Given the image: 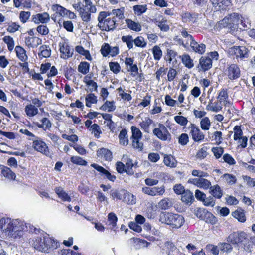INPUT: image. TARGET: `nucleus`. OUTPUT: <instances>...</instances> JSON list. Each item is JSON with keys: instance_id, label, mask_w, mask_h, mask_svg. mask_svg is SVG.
<instances>
[{"instance_id": "obj_1", "label": "nucleus", "mask_w": 255, "mask_h": 255, "mask_svg": "<svg viewBox=\"0 0 255 255\" xmlns=\"http://www.w3.org/2000/svg\"><path fill=\"white\" fill-rule=\"evenodd\" d=\"M31 243L34 249L45 253L53 251L60 246L59 242L54 238L49 237V235L33 238Z\"/></svg>"}, {"instance_id": "obj_2", "label": "nucleus", "mask_w": 255, "mask_h": 255, "mask_svg": "<svg viewBox=\"0 0 255 255\" xmlns=\"http://www.w3.org/2000/svg\"><path fill=\"white\" fill-rule=\"evenodd\" d=\"M239 24L244 28L247 27L244 18L241 15L235 12L229 14L219 22L221 28H227L231 30L237 29Z\"/></svg>"}, {"instance_id": "obj_3", "label": "nucleus", "mask_w": 255, "mask_h": 255, "mask_svg": "<svg viewBox=\"0 0 255 255\" xmlns=\"http://www.w3.org/2000/svg\"><path fill=\"white\" fill-rule=\"evenodd\" d=\"M227 241L245 250H250L251 248L249 244L248 235L243 231H234L230 233L227 238Z\"/></svg>"}, {"instance_id": "obj_4", "label": "nucleus", "mask_w": 255, "mask_h": 255, "mask_svg": "<svg viewBox=\"0 0 255 255\" xmlns=\"http://www.w3.org/2000/svg\"><path fill=\"white\" fill-rule=\"evenodd\" d=\"M159 220L172 228L176 229L180 228L184 223V218L182 215L171 212H161Z\"/></svg>"}, {"instance_id": "obj_5", "label": "nucleus", "mask_w": 255, "mask_h": 255, "mask_svg": "<svg viewBox=\"0 0 255 255\" xmlns=\"http://www.w3.org/2000/svg\"><path fill=\"white\" fill-rule=\"evenodd\" d=\"M110 13L107 11H101L98 16V26L102 31H109L116 28L115 17H109Z\"/></svg>"}, {"instance_id": "obj_6", "label": "nucleus", "mask_w": 255, "mask_h": 255, "mask_svg": "<svg viewBox=\"0 0 255 255\" xmlns=\"http://www.w3.org/2000/svg\"><path fill=\"white\" fill-rule=\"evenodd\" d=\"M110 196L113 200H123L128 204H133L135 203V199L134 195L125 190H118L113 189L110 191Z\"/></svg>"}, {"instance_id": "obj_7", "label": "nucleus", "mask_w": 255, "mask_h": 255, "mask_svg": "<svg viewBox=\"0 0 255 255\" xmlns=\"http://www.w3.org/2000/svg\"><path fill=\"white\" fill-rule=\"evenodd\" d=\"M195 215L199 219L211 225H215L218 219L211 212L203 208H197L194 210Z\"/></svg>"}, {"instance_id": "obj_8", "label": "nucleus", "mask_w": 255, "mask_h": 255, "mask_svg": "<svg viewBox=\"0 0 255 255\" xmlns=\"http://www.w3.org/2000/svg\"><path fill=\"white\" fill-rule=\"evenodd\" d=\"M24 229V226L23 223L15 219L5 235L14 239L20 238L22 236Z\"/></svg>"}, {"instance_id": "obj_9", "label": "nucleus", "mask_w": 255, "mask_h": 255, "mask_svg": "<svg viewBox=\"0 0 255 255\" xmlns=\"http://www.w3.org/2000/svg\"><path fill=\"white\" fill-rule=\"evenodd\" d=\"M181 33L182 36L184 38L189 37L190 38V46L192 50L194 52L200 55H202L205 52L206 48L205 44L204 43L199 44L197 42H196L195 40L194 37L192 35L188 34V31L186 28L182 29Z\"/></svg>"}, {"instance_id": "obj_10", "label": "nucleus", "mask_w": 255, "mask_h": 255, "mask_svg": "<svg viewBox=\"0 0 255 255\" xmlns=\"http://www.w3.org/2000/svg\"><path fill=\"white\" fill-rule=\"evenodd\" d=\"M249 53V49L243 46H234L228 49V54L230 56H235L237 60L248 58Z\"/></svg>"}, {"instance_id": "obj_11", "label": "nucleus", "mask_w": 255, "mask_h": 255, "mask_svg": "<svg viewBox=\"0 0 255 255\" xmlns=\"http://www.w3.org/2000/svg\"><path fill=\"white\" fill-rule=\"evenodd\" d=\"M37 139L34 140L32 142V147L36 151L40 152L43 155L52 159L53 154L50 151V149L47 144L41 139L37 137Z\"/></svg>"}, {"instance_id": "obj_12", "label": "nucleus", "mask_w": 255, "mask_h": 255, "mask_svg": "<svg viewBox=\"0 0 255 255\" xmlns=\"http://www.w3.org/2000/svg\"><path fill=\"white\" fill-rule=\"evenodd\" d=\"M132 135L131 139L132 140V146L136 149L139 151L143 150V144L140 142L142 138V133L140 130L135 126H132L131 127Z\"/></svg>"}, {"instance_id": "obj_13", "label": "nucleus", "mask_w": 255, "mask_h": 255, "mask_svg": "<svg viewBox=\"0 0 255 255\" xmlns=\"http://www.w3.org/2000/svg\"><path fill=\"white\" fill-rule=\"evenodd\" d=\"M58 46L61 58L66 60L72 57L74 50L69 45L67 39H64L63 41L60 42Z\"/></svg>"}, {"instance_id": "obj_14", "label": "nucleus", "mask_w": 255, "mask_h": 255, "mask_svg": "<svg viewBox=\"0 0 255 255\" xmlns=\"http://www.w3.org/2000/svg\"><path fill=\"white\" fill-rule=\"evenodd\" d=\"M153 133L158 138L162 141L170 140L171 134L166 127L162 124H159L158 128L153 130Z\"/></svg>"}, {"instance_id": "obj_15", "label": "nucleus", "mask_w": 255, "mask_h": 255, "mask_svg": "<svg viewBox=\"0 0 255 255\" xmlns=\"http://www.w3.org/2000/svg\"><path fill=\"white\" fill-rule=\"evenodd\" d=\"M190 129L189 134L191 135L193 140L195 142H201L205 138L204 134L200 130L199 128L194 124L190 123L188 127Z\"/></svg>"}, {"instance_id": "obj_16", "label": "nucleus", "mask_w": 255, "mask_h": 255, "mask_svg": "<svg viewBox=\"0 0 255 255\" xmlns=\"http://www.w3.org/2000/svg\"><path fill=\"white\" fill-rule=\"evenodd\" d=\"M82 3L80 1L73 4V8L77 10L84 22H88L91 20V14L93 13L90 11V8L82 7Z\"/></svg>"}, {"instance_id": "obj_17", "label": "nucleus", "mask_w": 255, "mask_h": 255, "mask_svg": "<svg viewBox=\"0 0 255 255\" xmlns=\"http://www.w3.org/2000/svg\"><path fill=\"white\" fill-rule=\"evenodd\" d=\"M52 9L55 12L51 15V19L55 22H57L59 23L62 18L65 16L67 13V9L59 4L53 5Z\"/></svg>"}, {"instance_id": "obj_18", "label": "nucleus", "mask_w": 255, "mask_h": 255, "mask_svg": "<svg viewBox=\"0 0 255 255\" xmlns=\"http://www.w3.org/2000/svg\"><path fill=\"white\" fill-rule=\"evenodd\" d=\"M91 166L99 172L100 176L102 177L104 179H107L112 182H114L116 181L117 179L116 176L115 175L112 174L103 167L96 163L91 164Z\"/></svg>"}, {"instance_id": "obj_19", "label": "nucleus", "mask_w": 255, "mask_h": 255, "mask_svg": "<svg viewBox=\"0 0 255 255\" xmlns=\"http://www.w3.org/2000/svg\"><path fill=\"white\" fill-rule=\"evenodd\" d=\"M225 74L231 80L238 79L241 76V70L239 66L236 64H231L225 70Z\"/></svg>"}, {"instance_id": "obj_20", "label": "nucleus", "mask_w": 255, "mask_h": 255, "mask_svg": "<svg viewBox=\"0 0 255 255\" xmlns=\"http://www.w3.org/2000/svg\"><path fill=\"white\" fill-rule=\"evenodd\" d=\"M212 66V60L208 56H201L199 60V64L197 66L198 72H205Z\"/></svg>"}, {"instance_id": "obj_21", "label": "nucleus", "mask_w": 255, "mask_h": 255, "mask_svg": "<svg viewBox=\"0 0 255 255\" xmlns=\"http://www.w3.org/2000/svg\"><path fill=\"white\" fill-rule=\"evenodd\" d=\"M125 64L127 67V70L131 72V75L135 77L138 74V68L136 64H134V59L131 57H126Z\"/></svg>"}, {"instance_id": "obj_22", "label": "nucleus", "mask_w": 255, "mask_h": 255, "mask_svg": "<svg viewBox=\"0 0 255 255\" xmlns=\"http://www.w3.org/2000/svg\"><path fill=\"white\" fill-rule=\"evenodd\" d=\"M217 10H226L231 4V0H210Z\"/></svg>"}, {"instance_id": "obj_23", "label": "nucleus", "mask_w": 255, "mask_h": 255, "mask_svg": "<svg viewBox=\"0 0 255 255\" xmlns=\"http://www.w3.org/2000/svg\"><path fill=\"white\" fill-rule=\"evenodd\" d=\"M181 16L182 21L184 23L192 22L195 23L198 21L199 14L196 12L185 11L181 14Z\"/></svg>"}, {"instance_id": "obj_24", "label": "nucleus", "mask_w": 255, "mask_h": 255, "mask_svg": "<svg viewBox=\"0 0 255 255\" xmlns=\"http://www.w3.org/2000/svg\"><path fill=\"white\" fill-rule=\"evenodd\" d=\"M96 154L98 157L106 161H111L113 159L112 152L109 149L104 147L98 149Z\"/></svg>"}, {"instance_id": "obj_25", "label": "nucleus", "mask_w": 255, "mask_h": 255, "mask_svg": "<svg viewBox=\"0 0 255 255\" xmlns=\"http://www.w3.org/2000/svg\"><path fill=\"white\" fill-rule=\"evenodd\" d=\"M14 219L9 217H2L0 219V230L5 235L8 232L9 227L13 222Z\"/></svg>"}, {"instance_id": "obj_26", "label": "nucleus", "mask_w": 255, "mask_h": 255, "mask_svg": "<svg viewBox=\"0 0 255 255\" xmlns=\"http://www.w3.org/2000/svg\"><path fill=\"white\" fill-rule=\"evenodd\" d=\"M25 43L28 48H36L42 44V39L36 36L25 37Z\"/></svg>"}, {"instance_id": "obj_27", "label": "nucleus", "mask_w": 255, "mask_h": 255, "mask_svg": "<svg viewBox=\"0 0 255 255\" xmlns=\"http://www.w3.org/2000/svg\"><path fill=\"white\" fill-rule=\"evenodd\" d=\"M32 21L36 24L47 23L50 20L49 15L47 12L38 13L32 15Z\"/></svg>"}, {"instance_id": "obj_28", "label": "nucleus", "mask_w": 255, "mask_h": 255, "mask_svg": "<svg viewBox=\"0 0 255 255\" xmlns=\"http://www.w3.org/2000/svg\"><path fill=\"white\" fill-rule=\"evenodd\" d=\"M209 193L215 199H220L223 195V191L218 184H215L209 189Z\"/></svg>"}, {"instance_id": "obj_29", "label": "nucleus", "mask_w": 255, "mask_h": 255, "mask_svg": "<svg viewBox=\"0 0 255 255\" xmlns=\"http://www.w3.org/2000/svg\"><path fill=\"white\" fill-rule=\"evenodd\" d=\"M181 200L186 205H191L194 201L193 193L189 189L186 190L181 195Z\"/></svg>"}, {"instance_id": "obj_30", "label": "nucleus", "mask_w": 255, "mask_h": 255, "mask_svg": "<svg viewBox=\"0 0 255 255\" xmlns=\"http://www.w3.org/2000/svg\"><path fill=\"white\" fill-rule=\"evenodd\" d=\"M14 51L16 57L20 61H27L28 57L26 54V50L21 46L17 45L15 47Z\"/></svg>"}, {"instance_id": "obj_31", "label": "nucleus", "mask_w": 255, "mask_h": 255, "mask_svg": "<svg viewBox=\"0 0 255 255\" xmlns=\"http://www.w3.org/2000/svg\"><path fill=\"white\" fill-rule=\"evenodd\" d=\"M222 104L218 100V101L213 102V100H210L209 104L206 106V109L214 112H218L222 109Z\"/></svg>"}, {"instance_id": "obj_32", "label": "nucleus", "mask_w": 255, "mask_h": 255, "mask_svg": "<svg viewBox=\"0 0 255 255\" xmlns=\"http://www.w3.org/2000/svg\"><path fill=\"white\" fill-rule=\"evenodd\" d=\"M232 216L240 222L244 223L246 221L244 210L241 207L232 212Z\"/></svg>"}, {"instance_id": "obj_33", "label": "nucleus", "mask_w": 255, "mask_h": 255, "mask_svg": "<svg viewBox=\"0 0 255 255\" xmlns=\"http://www.w3.org/2000/svg\"><path fill=\"white\" fill-rule=\"evenodd\" d=\"M55 192L58 197L61 199L62 201L70 202L71 198L61 187H56L55 189Z\"/></svg>"}, {"instance_id": "obj_34", "label": "nucleus", "mask_w": 255, "mask_h": 255, "mask_svg": "<svg viewBox=\"0 0 255 255\" xmlns=\"http://www.w3.org/2000/svg\"><path fill=\"white\" fill-rule=\"evenodd\" d=\"M39 52L38 56L40 58H48L50 57L51 54V50L49 46L46 45H42L39 48Z\"/></svg>"}, {"instance_id": "obj_35", "label": "nucleus", "mask_w": 255, "mask_h": 255, "mask_svg": "<svg viewBox=\"0 0 255 255\" xmlns=\"http://www.w3.org/2000/svg\"><path fill=\"white\" fill-rule=\"evenodd\" d=\"M1 169V174L6 178L14 180L16 178V175L10 168L4 165H0Z\"/></svg>"}, {"instance_id": "obj_36", "label": "nucleus", "mask_w": 255, "mask_h": 255, "mask_svg": "<svg viewBox=\"0 0 255 255\" xmlns=\"http://www.w3.org/2000/svg\"><path fill=\"white\" fill-rule=\"evenodd\" d=\"M119 143L124 146H127L128 144V139L127 130L125 129H122L120 131L119 136Z\"/></svg>"}, {"instance_id": "obj_37", "label": "nucleus", "mask_w": 255, "mask_h": 255, "mask_svg": "<svg viewBox=\"0 0 255 255\" xmlns=\"http://www.w3.org/2000/svg\"><path fill=\"white\" fill-rule=\"evenodd\" d=\"M42 124L39 123H35L34 124L39 128H42L44 130L49 129L51 126L52 123L47 118L44 117L41 120Z\"/></svg>"}, {"instance_id": "obj_38", "label": "nucleus", "mask_w": 255, "mask_h": 255, "mask_svg": "<svg viewBox=\"0 0 255 255\" xmlns=\"http://www.w3.org/2000/svg\"><path fill=\"white\" fill-rule=\"evenodd\" d=\"M126 23L127 24L128 28H129L130 30L136 32H139L141 30V25L139 23L136 22L131 19H126Z\"/></svg>"}, {"instance_id": "obj_39", "label": "nucleus", "mask_w": 255, "mask_h": 255, "mask_svg": "<svg viewBox=\"0 0 255 255\" xmlns=\"http://www.w3.org/2000/svg\"><path fill=\"white\" fill-rule=\"evenodd\" d=\"M25 112L28 117H32L38 114V110L34 105L30 104L25 106Z\"/></svg>"}, {"instance_id": "obj_40", "label": "nucleus", "mask_w": 255, "mask_h": 255, "mask_svg": "<svg viewBox=\"0 0 255 255\" xmlns=\"http://www.w3.org/2000/svg\"><path fill=\"white\" fill-rule=\"evenodd\" d=\"M172 206V201L169 198H164L161 199L158 203V207L162 210L168 209Z\"/></svg>"}, {"instance_id": "obj_41", "label": "nucleus", "mask_w": 255, "mask_h": 255, "mask_svg": "<svg viewBox=\"0 0 255 255\" xmlns=\"http://www.w3.org/2000/svg\"><path fill=\"white\" fill-rule=\"evenodd\" d=\"M182 62L184 66L188 69H191L194 66L193 60L189 55L185 54L180 56Z\"/></svg>"}, {"instance_id": "obj_42", "label": "nucleus", "mask_w": 255, "mask_h": 255, "mask_svg": "<svg viewBox=\"0 0 255 255\" xmlns=\"http://www.w3.org/2000/svg\"><path fill=\"white\" fill-rule=\"evenodd\" d=\"M232 133V132H231ZM233 139L234 140H237L241 138L242 137L245 136L243 134V131L241 125H236L233 128Z\"/></svg>"}, {"instance_id": "obj_43", "label": "nucleus", "mask_w": 255, "mask_h": 255, "mask_svg": "<svg viewBox=\"0 0 255 255\" xmlns=\"http://www.w3.org/2000/svg\"><path fill=\"white\" fill-rule=\"evenodd\" d=\"M116 106H115V102L114 101H110L107 100L105 103L101 106L100 109L104 111H108L109 112H113L116 109Z\"/></svg>"}, {"instance_id": "obj_44", "label": "nucleus", "mask_w": 255, "mask_h": 255, "mask_svg": "<svg viewBox=\"0 0 255 255\" xmlns=\"http://www.w3.org/2000/svg\"><path fill=\"white\" fill-rule=\"evenodd\" d=\"M86 106L87 107H91L92 104L97 103V97L93 93H90L87 95L85 97Z\"/></svg>"}, {"instance_id": "obj_45", "label": "nucleus", "mask_w": 255, "mask_h": 255, "mask_svg": "<svg viewBox=\"0 0 255 255\" xmlns=\"http://www.w3.org/2000/svg\"><path fill=\"white\" fill-rule=\"evenodd\" d=\"M90 69V64L86 61L81 62L78 67V71L84 74H87Z\"/></svg>"}, {"instance_id": "obj_46", "label": "nucleus", "mask_w": 255, "mask_h": 255, "mask_svg": "<svg viewBox=\"0 0 255 255\" xmlns=\"http://www.w3.org/2000/svg\"><path fill=\"white\" fill-rule=\"evenodd\" d=\"M152 123L153 120L150 118L147 117L145 119L144 121H143L139 123V126L144 132H148L150 126Z\"/></svg>"}, {"instance_id": "obj_47", "label": "nucleus", "mask_w": 255, "mask_h": 255, "mask_svg": "<svg viewBox=\"0 0 255 255\" xmlns=\"http://www.w3.org/2000/svg\"><path fill=\"white\" fill-rule=\"evenodd\" d=\"M123 42L125 43L129 49L133 48V39L132 35L123 36L121 38Z\"/></svg>"}, {"instance_id": "obj_48", "label": "nucleus", "mask_w": 255, "mask_h": 255, "mask_svg": "<svg viewBox=\"0 0 255 255\" xmlns=\"http://www.w3.org/2000/svg\"><path fill=\"white\" fill-rule=\"evenodd\" d=\"M2 39L7 44L8 50L10 52L12 51L14 47V41L13 38L10 36H5Z\"/></svg>"}, {"instance_id": "obj_49", "label": "nucleus", "mask_w": 255, "mask_h": 255, "mask_svg": "<svg viewBox=\"0 0 255 255\" xmlns=\"http://www.w3.org/2000/svg\"><path fill=\"white\" fill-rule=\"evenodd\" d=\"M70 161L73 164L76 165L86 166L87 164V162L79 156H73L71 157Z\"/></svg>"}, {"instance_id": "obj_50", "label": "nucleus", "mask_w": 255, "mask_h": 255, "mask_svg": "<svg viewBox=\"0 0 255 255\" xmlns=\"http://www.w3.org/2000/svg\"><path fill=\"white\" fill-rule=\"evenodd\" d=\"M202 203L205 206L213 207L216 204V200L211 195L208 197L206 195Z\"/></svg>"}, {"instance_id": "obj_51", "label": "nucleus", "mask_w": 255, "mask_h": 255, "mask_svg": "<svg viewBox=\"0 0 255 255\" xmlns=\"http://www.w3.org/2000/svg\"><path fill=\"white\" fill-rule=\"evenodd\" d=\"M152 53L154 59L155 60L158 61L162 57V51L160 48L157 45H155L152 48Z\"/></svg>"}, {"instance_id": "obj_52", "label": "nucleus", "mask_w": 255, "mask_h": 255, "mask_svg": "<svg viewBox=\"0 0 255 255\" xmlns=\"http://www.w3.org/2000/svg\"><path fill=\"white\" fill-rule=\"evenodd\" d=\"M109 66L110 70L114 74H117L121 71V66L117 62H110Z\"/></svg>"}, {"instance_id": "obj_53", "label": "nucleus", "mask_w": 255, "mask_h": 255, "mask_svg": "<svg viewBox=\"0 0 255 255\" xmlns=\"http://www.w3.org/2000/svg\"><path fill=\"white\" fill-rule=\"evenodd\" d=\"M211 182L205 178H200L198 187L204 190L209 189L211 187Z\"/></svg>"}, {"instance_id": "obj_54", "label": "nucleus", "mask_w": 255, "mask_h": 255, "mask_svg": "<svg viewBox=\"0 0 255 255\" xmlns=\"http://www.w3.org/2000/svg\"><path fill=\"white\" fill-rule=\"evenodd\" d=\"M248 140V137L245 136L239 139H237V140L234 141L237 142L238 149H244L247 146Z\"/></svg>"}, {"instance_id": "obj_55", "label": "nucleus", "mask_w": 255, "mask_h": 255, "mask_svg": "<svg viewBox=\"0 0 255 255\" xmlns=\"http://www.w3.org/2000/svg\"><path fill=\"white\" fill-rule=\"evenodd\" d=\"M207 150V148L206 147H203L199 149L195 155L196 158L199 160H203L208 155Z\"/></svg>"}, {"instance_id": "obj_56", "label": "nucleus", "mask_w": 255, "mask_h": 255, "mask_svg": "<svg viewBox=\"0 0 255 255\" xmlns=\"http://www.w3.org/2000/svg\"><path fill=\"white\" fill-rule=\"evenodd\" d=\"M111 46L107 43H104L100 49V52L103 57H107L110 54Z\"/></svg>"}, {"instance_id": "obj_57", "label": "nucleus", "mask_w": 255, "mask_h": 255, "mask_svg": "<svg viewBox=\"0 0 255 255\" xmlns=\"http://www.w3.org/2000/svg\"><path fill=\"white\" fill-rule=\"evenodd\" d=\"M217 98L220 102H222L223 101H225V100H228V94L227 89L222 88L219 92Z\"/></svg>"}, {"instance_id": "obj_58", "label": "nucleus", "mask_w": 255, "mask_h": 255, "mask_svg": "<svg viewBox=\"0 0 255 255\" xmlns=\"http://www.w3.org/2000/svg\"><path fill=\"white\" fill-rule=\"evenodd\" d=\"M133 166L134 164L131 159H129L127 160L125 165V168L126 171H127L126 173L128 175H133L134 174V172L132 169Z\"/></svg>"}, {"instance_id": "obj_59", "label": "nucleus", "mask_w": 255, "mask_h": 255, "mask_svg": "<svg viewBox=\"0 0 255 255\" xmlns=\"http://www.w3.org/2000/svg\"><path fill=\"white\" fill-rule=\"evenodd\" d=\"M133 43L136 46L141 48L145 47L147 44L144 38L142 36H137L135 39H133Z\"/></svg>"}, {"instance_id": "obj_60", "label": "nucleus", "mask_w": 255, "mask_h": 255, "mask_svg": "<svg viewBox=\"0 0 255 255\" xmlns=\"http://www.w3.org/2000/svg\"><path fill=\"white\" fill-rule=\"evenodd\" d=\"M211 151L216 159H219L224 152V148L222 147H213Z\"/></svg>"}, {"instance_id": "obj_61", "label": "nucleus", "mask_w": 255, "mask_h": 255, "mask_svg": "<svg viewBox=\"0 0 255 255\" xmlns=\"http://www.w3.org/2000/svg\"><path fill=\"white\" fill-rule=\"evenodd\" d=\"M211 122L208 117L203 118L200 122L201 128L203 130H207L209 129Z\"/></svg>"}, {"instance_id": "obj_62", "label": "nucleus", "mask_w": 255, "mask_h": 255, "mask_svg": "<svg viewBox=\"0 0 255 255\" xmlns=\"http://www.w3.org/2000/svg\"><path fill=\"white\" fill-rule=\"evenodd\" d=\"M20 27V26L17 23L11 22L8 24L6 30L9 33H14L19 30Z\"/></svg>"}, {"instance_id": "obj_63", "label": "nucleus", "mask_w": 255, "mask_h": 255, "mask_svg": "<svg viewBox=\"0 0 255 255\" xmlns=\"http://www.w3.org/2000/svg\"><path fill=\"white\" fill-rule=\"evenodd\" d=\"M223 176L225 178L226 182L229 185H233L237 182L236 176L233 174L226 173L223 175Z\"/></svg>"}, {"instance_id": "obj_64", "label": "nucleus", "mask_w": 255, "mask_h": 255, "mask_svg": "<svg viewBox=\"0 0 255 255\" xmlns=\"http://www.w3.org/2000/svg\"><path fill=\"white\" fill-rule=\"evenodd\" d=\"M133 9L134 13L139 15L146 11L147 7L146 5H136L133 6Z\"/></svg>"}]
</instances>
